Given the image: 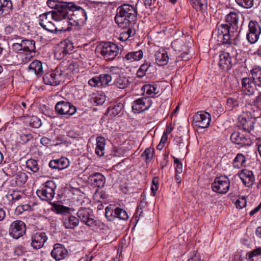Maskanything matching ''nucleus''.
<instances>
[{
  "mask_svg": "<svg viewBox=\"0 0 261 261\" xmlns=\"http://www.w3.org/2000/svg\"><path fill=\"white\" fill-rule=\"evenodd\" d=\"M142 208L141 205H139L137 208L136 212L134 215L133 218L135 220L136 222H138L139 219L141 217H144V215L143 214Z\"/></svg>",
  "mask_w": 261,
  "mask_h": 261,
  "instance_id": "54",
  "label": "nucleus"
},
{
  "mask_svg": "<svg viewBox=\"0 0 261 261\" xmlns=\"http://www.w3.org/2000/svg\"><path fill=\"white\" fill-rule=\"evenodd\" d=\"M260 255H261V247L255 248L248 253V257L249 258Z\"/></svg>",
  "mask_w": 261,
  "mask_h": 261,
  "instance_id": "56",
  "label": "nucleus"
},
{
  "mask_svg": "<svg viewBox=\"0 0 261 261\" xmlns=\"http://www.w3.org/2000/svg\"><path fill=\"white\" fill-rule=\"evenodd\" d=\"M70 162L65 157H61L58 159L51 160L49 163V166L53 169L63 170L69 167Z\"/></svg>",
  "mask_w": 261,
  "mask_h": 261,
  "instance_id": "29",
  "label": "nucleus"
},
{
  "mask_svg": "<svg viewBox=\"0 0 261 261\" xmlns=\"http://www.w3.org/2000/svg\"><path fill=\"white\" fill-rule=\"evenodd\" d=\"M143 56V51L142 50H139L138 51L129 52L127 53L123 57V60L124 61H127L128 62H133L140 60L142 58Z\"/></svg>",
  "mask_w": 261,
  "mask_h": 261,
  "instance_id": "37",
  "label": "nucleus"
},
{
  "mask_svg": "<svg viewBox=\"0 0 261 261\" xmlns=\"http://www.w3.org/2000/svg\"><path fill=\"white\" fill-rule=\"evenodd\" d=\"M56 111L60 115L72 116L76 112V108L66 100L58 102L55 106Z\"/></svg>",
  "mask_w": 261,
  "mask_h": 261,
  "instance_id": "16",
  "label": "nucleus"
},
{
  "mask_svg": "<svg viewBox=\"0 0 261 261\" xmlns=\"http://www.w3.org/2000/svg\"><path fill=\"white\" fill-rule=\"evenodd\" d=\"M100 53L106 60H113L118 54V47L114 43L107 42L103 43L99 47Z\"/></svg>",
  "mask_w": 261,
  "mask_h": 261,
  "instance_id": "9",
  "label": "nucleus"
},
{
  "mask_svg": "<svg viewBox=\"0 0 261 261\" xmlns=\"http://www.w3.org/2000/svg\"><path fill=\"white\" fill-rule=\"evenodd\" d=\"M161 89L159 82L148 84V97L154 98L160 95Z\"/></svg>",
  "mask_w": 261,
  "mask_h": 261,
  "instance_id": "34",
  "label": "nucleus"
},
{
  "mask_svg": "<svg viewBox=\"0 0 261 261\" xmlns=\"http://www.w3.org/2000/svg\"><path fill=\"white\" fill-rule=\"evenodd\" d=\"M67 136L71 138H77L79 137V135L73 130H70L67 132Z\"/></svg>",
  "mask_w": 261,
  "mask_h": 261,
  "instance_id": "64",
  "label": "nucleus"
},
{
  "mask_svg": "<svg viewBox=\"0 0 261 261\" xmlns=\"http://www.w3.org/2000/svg\"><path fill=\"white\" fill-rule=\"evenodd\" d=\"M109 71L112 74H117L121 72V69L117 66H111L109 68Z\"/></svg>",
  "mask_w": 261,
  "mask_h": 261,
  "instance_id": "60",
  "label": "nucleus"
},
{
  "mask_svg": "<svg viewBox=\"0 0 261 261\" xmlns=\"http://www.w3.org/2000/svg\"><path fill=\"white\" fill-rule=\"evenodd\" d=\"M236 3L240 6L249 9L253 6V0H236Z\"/></svg>",
  "mask_w": 261,
  "mask_h": 261,
  "instance_id": "46",
  "label": "nucleus"
},
{
  "mask_svg": "<svg viewBox=\"0 0 261 261\" xmlns=\"http://www.w3.org/2000/svg\"><path fill=\"white\" fill-rule=\"evenodd\" d=\"M246 161V158L242 153H238L233 161L232 166L234 168L240 169L245 166Z\"/></svg>",
  "mask_w": 261,
  "mask_h": 261,
  "instance_id": "39",
  "label": "nucleus"
},
{
  "mask_svg": "<svg viewBox=\"0 0 261 261\" xmlns=\"http://www.w3.org/2000/svg\"><path fill=\"white\" fill-rule=\"evenodd\" d=\"M239 103L238 99L234 98H228L227 100V106L230 110L238 106Z\"/></svg>",
  "mask_w": 261,
  "mask_h": 261,
  "instance_id": "49",
  "label": "nucleus"
},
{
  "mask_svg": "<svg viewBox=\"0 0 261 261\" xmlns=\"http://www.w3.org/2000/svg\"><path fill=\"white\" fill-rule=\"evenodd\" d=\"M0 6L4 11L11 9L13 7L11 0H0Z\"/></svg>",
  "mask_w": 261,
  "mask_h": 261,
  "instance_id": "47",
  "label": "nucleus"
},
{
  "mask_svg": "<svg viewBox=\"0 0 261 261\" xmlns=\"http://www.w3.org/2000/svg\"><path fill=\"white\" fill-rule=\"evenodd\" d=\"M112 77L109 74H101L89 80L88 84L92 87H100L108 85L112 81Z\"/></svg>",
  "mask_w": 261,
  "mask_h": 261,
  "instance_id": "20",
  "label": "nucleus"
},
{
  "mask_svg": "<svg viewBox=\"0 0 261 261\" xmlns=\"http://www.w3.org/2000/svg\"><path fill=\"white\" fill-rule=\"evenodd\" d=\"M46 3L49 8L55 9V10H57L59 7L62 6L63 4V3H60L55 0H48Z\"/></svg>",
  "mask_w": 261,
  "mask_h": 261,
  "instance_id": "50",
  "label": "nucleus"
},
{
  "mask_svg": "<svg viewBox=\"0 0 261 261\" xmlns=\"http://www.w3.org/2000/svg\"><path fill=\"white\" fill-rule=\"evenodd\" d=\"M77 214L82 222L92 229H94L98 226V221L93 219V212L91 209L81 207Z\"/></svg>",
  "mask_w": 261,
  "mask_h": 261,
  "instance_id": "8",
  "label": "nucleus"
},
{
  "mask_svg": "<svg viewBox=\"0 0 261 261\" xmlns=\"http://www.w3.org/2000/svg\"><path fill=\"white\" fill-rule=\"evenodd\" d=\"M238 36V31L230 30V26L223 23L217 25L212 34L213 38L223 44H231L232 41L235 40Z\"/></svg>",
  "mask_w": 261,
  "mask_h": 261,
  "instance_id": "3",
  "label": "nucleus"
},
{
  "mask_svg": "<svg viewBox=\"0 0 261 261\" xmlns=\"http://www.w3.org/2000/svg\"><path fill=\"white\" fill-rule=\"evenodd\" d=\"M73 49L72 43L68 39L61 41L57 46L55 51V56L58 60H61Z\"/></svg>",
  "mask_w": 261,
  "mask_h": 261,
  "instance_id": "14",
  "label": "nucleus"
},
{
  "mask_svg": "<svg viewBox=\"0 0 261 261\" xmlns=\"http://www.w3.org/2000/svg\"><path fill=\"white\" fill-rule=\"evenodd\" d=\"M51 142V141L50 139H49V138L45 137H44L40 139V143L42 145H43L44 146H46L50 145Z\"/></svg>",
  "mask_w": 261,
  "mask_h": 261,
  "instance_id": "62",
  "label": "nucleus"
},
{
  "mask_svg": "<svg viewBox=\"0 0 261 261\" xmlns=\"http://www.w3.org/2000/svg\"><path fill=\"white\" fill-rule=\"evenodd\" d=\"M28 70L37 76H40L43 73L42 63L37 60H34L29 65Z\"/></svg>",
  "mask_w": 261,
  "mask_h": 261,
  "instance_id": "32",
  "label": "nucleus"
},
{
  "mask_svg": "<svg viewBox=\"0 0 261 261\" xmlns=\"http://www.w3.org/2000/svg\"><path fill=\"white\" fill-rule=\"evenodd\" d=\"M67 253V250L63 245L56 244L51 252V256L56 260H60L65 258Z\"/></svg>",
  "mask_w": 261,
  "mask_h": 261,
  "instance_id": "26",
  "label": "nucleus"
},
{
  "mask_svg": "<svg viewBox=\"0 0 261 261\" xmlns=\"http://www.w3.org/2000/svg\"><path fill=\"white\" fill-rule=\"evenodd\" d=\"M135 26L127 25L126 28H124V30L122 31L119 35V39L122 42H125L130 37L133 36L136 33Z\"/></svg>",
  "mask_w": 261,
  "mask_h": 261,
  "instance_id": "35",
  "label": "nucleus"
},
{
  "mask_svg": "<svg viewBox=\"0 0 261 261\" xmlns=\"http://www.w3.org/2000/svg\"><path fill=\"white\" fill-rule=\"evenodd\" d=\"M230 140L233 143L240 145L241 146H250L252 144V140L238 132H234L230 136Z\"/></svg>",
  "mask_w": 261,
  "mask_h": 261,
  "instance_id": "22",
  "label": "nucleus"
},
{
  "mask_svg": "<svg viewBox=\"0 0 261 261\" xmlns=\"http://www.w3.org/2000/svg\"><path fill=\"white\" fill-rule=\"evenodd\" d=\"M147 72V64L144 63L139 68L137 72V76L142 78L146 75Z\"/></svg>",
  "mask_w": 261,
  "mask_h": 261,
  "instance_id": "48",
  "label": "nucleus"
},
{
  "mask_svg": "<svg viewBox=\"0 0 261 261\" xmlns=\"http://www.w3.org/2000/svg\"><path fill=\"white\" fill-rule=\"evenodd\" d=\"M172 130H173V128L171 126V124L167 125L166 126V129H165V132H164V133L163 134L162 137L165 136L166 137V139L167 140L168 135L171 133Z\"/></svg>",
  "mask_w": 261,
  "mask_h": 261,
  "instance_id": "61",
  "label": "nucleus"
},
{
  "mask_svg": "<svg viewBox=\"0 0 261 261\" xmlns=\"http://www.w3.org/2000/svg\"><path fill=\"white\" fill-rule=\"evenodd\" d=\"M21 197V195L18 193L10 194L6 195V197L9 200H11L13 202L18 200Z\"/></svg>",
  "mask_w": 261,
  "mask_h": 261,
  "instance_id": "58",
  "label": "nucleus"
},
{
  "mask_svg": "<svg viewBox=\"0 0 261 261\" xmlns=\"http://www.w3.org/2000/svg\"><path fill=\"white\" fill-rule=\"evenodd\" d=\"M240 123L239 126L241 127L243 130L250 132L253 128L254 122L251 119H246L243 117H240L239 118Z\"/></svg>",
  "mask_w": 261,
  "mask_h": 261,
  "instance_id": "38",
  "label": "nucleus"
},
{
  "mask_svg": "<svg viewBox=\"0 0 261 261\" xmlns=\"http://www.w3.org/2000/svg\"><path fill=\"white\" fill-rule=\"evenodd\" d=\"M193 8L197 11L203 9L204 6L207 5V0H188Z\"/></svg>",
  "mask_w": 261,
  "mask_h": 261,
  "instance_id": "42",
  "label": "nucleus"
},
{
  "mask_svg": "<svg viewBox=\"0 0 261 261\" xmlns=\"http://www.w3.org/2000/svg\"><path fill=\"white\" fill-rule=\"evenodd\" d=\"M53 17L50 12L43 13L38 17L39 24L44 30L52 33L63 32L60 30L59 24L53 22Z\"/></svg>",
  "mask_w": 261,
  "mask_h": 261,
  "instance_id": "6",
  "label": "nucleus"
},
{
  "mask_svg": "<svg viewBox=\"0 0 261 261\" xmlns=\"http://www.w3.org/2000/svg\"><path fill=\"white\" fill-rule=\"evenodd\" d=\"M56 189L55 183L53 181L49 180L36 191V194L42 200L50 201L54 197Z\"/></svg>",
  "mask_w": 261,
  "mask_h": 261,
  "instance_id": "7",
  "label": "nucleus"
},
{
  "mask_svg": "<svg viewBox=\"0 0 261 261\" xmlns=\"http://www.w3.org/2000/svg\"><path fill=\"white\" fill-rule=\"evenodd\" d=\"M136 17L137 11L135 8L130 5L124 4L117 8L115 21L119 27L126 28L127 25H136Z\"/></svg>",
  "mask_w": 261,
  "mask_h": 261,
  "instance_id": "2",
  "label": "nucleus"
},
{
  "mask_svg": "<svg viewBox=\"0 0 261 261\" xmlns=\"http://www.w3.org/2000/svg\"><path fill=\"white\" fill-rule=\"evenodd\" d=\"M35 42L32 40H22L20 43H14L12 45L13 51H29L33 53L35 52Z\"/></svg>",
  "mask_w": 261,
  "mask_h": 261,
  "instance_id": "18",
  "label": "nucleus"
},
{
  "mask_svg": "<svg viewBox=\"0 0 261 261\" xmlns=\"http://www.w3.org/2000/svg\"><path fill=\"white\" fill-rule=\"evenodd\" d=\"M33 138L32 134H21L20 135V139L23 143H27Z\"/></svg>",
  "mask_w": 261,
  "mask_h": 261,
  "instance_id": "59",
  "label": "nucleus"
},
{
  "mask_svg": "<svg viewBox=\"0 0 261 261\" xmlns=\"http://www.w3.org/2000/svg\"><path fill=\"white\" fill-rule=\"evenodd\" d=\"M237 55V50L233 46H228L219 55L218 65L224 71H228L232 67L231 58Z\"/></svg>",
  "mask_w": 261,
  "mask_h": 261,
  "instance_id": "5",
  "label": "nucleus"
},
{
  "mask_svg": "<svg viewBox=\"0 0 261 261\" xmlns=\"http://www.w3.org/2000/svg\"><path fill=\"white\" fill-rule=\"evenodd\" d=\"M238 176L246 187H250L254 183L255 177L252 171L250 170L243 169L238 173Z\"/></svg>",
  "mask_w": 261,
  "mask_h": 261,
  "instance_id": "23",
  "label": "nucleus"
},
{
  "mask_svg": "<svg viewBox=\"0 0 261 261\" xmlns=\"http://www.w3.org/2000/svg\"><path fill=\"white\" fill-rule=\"evenodd\" d=\"M25 224L21 220L13 221L9 229V235L15 239H18L22 237L25 233Z\"/></svg>",
  "mask_w": 261,
  "mask_h": 261,
  "instance_id": "13",
  "label": "nucleus"
},
{
  "mask_svg": "<svg viewBox=\"0 0 261 261\" xmlns=\"http://www.w3.org/2000/svg\"><path fill=\"white\" fill-rule=\"evenodd\" d=\"M159 178L158 177H155L152 179V185L151 186V195L154 196L155 194V192L158 190V186L159 184Z\"/></svg>",
  "mask_w": 261,
  "mask_h": 261,
  "instance_id": "51",
  "label": "nucleus"
},
{
  "mask_svg": "<svg viewBox=\"0 0 261 261\" xmlns=\"http://www.w3.org/2000/svg\"><path fill=\"white\" fill-rule=\"evenodd\" d=\"M242 15L239 12H231L225 16V21L227 24L231 26L232 30L238 31V23Z\"/></svg>",
  "mask_w": 261,
  "mask_h": 261,
  "instance_id": "27",
  "label": "nucleus"
},
{
  "mask_svg": "<svg viewBox=\"0 0 261 261\" xmlns=\"http://www.w3.org/2000/svg\"><path fill=\"white\" fill-rule=\"evenodd\" d=\"M167 140L166 139V137L165 136L164 137H162V138L161 139L160 142L157 145L156 148L158 150H162L163 148V147H164V146L165 145V143L167 141Z\"/></svg>",
  "mask_w": 261,
  "mask_h": 261,
  "instance_id": "63",
  "label": "nucleus"
},
{
  "mask_svg": "<svg viewBox=\"0 0 261 261\" xmlns=\"http://www.w3.org/2000/svg\"><path fill=\"white\" fill-rule=\"evenodd\" d=\"M69 8V16L67 20V26H62L60 30L63 32L70 31L76 29V27L83 25L87 19V13L85 10L73 3H68L66 5Z\"/></svg>",
  "mask_w": 261,
  "mask_h": 261,
  "instance_id": "1",
  "label": "nucleus"
},
{
  "mask_svg": "<svg viewBox=\"0 0 261 261\" xmlns=\"http://www.w3.org/2000/svg\"><path fill=\"white\" fill-rule=\"evenodd\" d=\"M261 34V27L256 21H250L248 24V32L246 37L251 44L255 43L258 40Z\"/></svg>",
  "mask_w": 261,
  "mask_h": 261,
  "instance_id": "11",
  "label": "nucleus"
},
{
  "mask_svg": "<svg viewBox=\"0 0 261 261\" xmlns=\"http://www.w3.org/2000/svg\"><path fill=\"white\" fill-rule=\"evenodd\" d=\"M230 188V180L225 176H220L215 178L212 184V189L215 192L221 194H226Z\"/></svg>",
  "mask_w": 261,
  "mask_h": 261,
  "instance_id": "10",
  "label": "nucleus"
},
{
  "mask_svg": "<svg viewBox=\"0 0 261 261\" xmlns=\"http://www.w3.org/2000/svg\"><path fill=\"white\" fill-rule=\"evenodd\" d=\"M129 79V76L119 74L114 79L113 84L118 89H124L128 87L130 84Z\"/></svg>",
  "mask_w": 261,
  "mask_h": 261,
  "instance_id": "30",
  "label": "nucleus"
},
{
  "mask_svg": "<svg viewBox=\"0 0 261 261\" xmlns=\"http://www.w3.org/2000/svg\"><path fill=\"white\" fill-rule=\"evenodd\" d=\"M123 108V104L122 102H118L114 107L108 109V112L111 116H115L119 114Z\"/></svg>",
  "mask_w": 261,
  "mask_h": 261,
  "instance_id": "44",
  "label": "nucleus"
},
{
  "mask_svg": "<svg viewBox=\"0 0 261 261\" xmlns=\"http://www.w3.org/2000/svg\"><path fill=\"white\" fill-rule=\"evenodd\" d=\"M26 167L28 169L30 170L34 173L38 172L39 169L37 162L35 160L32 159H29L27 161Z\"/></svg>",
  "mask_w": 261,
  "mask_h": 261,
  "instance_id": "43",
  "label": "nucleus"
},
{
  "mask_svg": "<svg viewBox=\"0 0 261 261\" xmlns=\"http://www.w3.org/2000/svg\"><path fill=\"white\" fill-rule=\"evenodd\" d=\"M146 98L141 97L135 100L132 104V110L135 113H140L147 110Z\"/></svg>",
  "mask_w": 261,
  "mask_h": 261,
  "instance_id": "31",
  "label": "nucleus"
},
{
  "mask_svg": "<svg viewBox=\"0 0 261 261\" xmlns=\"http://www.w3.org/2000/svg\"><path fill=\"white\" fill-rule=\"evenodd\" d=\"M174 164H176V167L175 168L176 173L181 174L182 172V164L177 158L174 159Z\"/></svg>",
  "mask_w": 261,
  "mask_h": 261,
  "instance_id": "57",
  "label": "nucleus"
},
{
  "mask_svg": "<svg viewBox=\"0 0 261 261\" xmlns=\"http://www.w3.org/2000/svg\"><path fill=\"white\" fill-rule=\"evenodd\" d=\"M106 100V97L103 94L94 93L90 99V102L95 106H99L102 105Z\"/></svg>",
  "mask_w": 261,
  "mask_h": 261,
  "instance_id": "40",
  "label": "nucleus"
},
{
  "mask_svg": "<svg viewBox=\"0 0 261 261\" xmlns=\"http://www.w3.org/2000/svg\"><path fill=\"white\" fill-rule=\"evenodd\" d=\"M57 214L64 215L63 217V225L66 228L73 229L79 224V219L76 217L69 215L71 209L62 205H57L55 206Z\"/></svg>",
  "mask_w": 261,
  "mask_h": 261,
  "instance_id": "4",
  "label": "nucleus"
},
{
  "mask_svg": "<svg viewBox=\"0 0 261 261\" xmlns=\"http://www.w3.org/2000/svg\"><path fill=\"white\" fill-rule=\"evenodd\" d=\"M155 62L159 66H164L168 62L169 57L167 53L163 49H159L155 54Z\"/></svg>",
  "mask_w": 261,
  "mask_h": 261,
  "instance_id": "33",
  "label": "nucleus"
},
{
  "mask_svg": "<svg viewBox=\"0 0 261 261\" xmlns=\"http://www.w3.org/2000/svg\"><path fill=\"white\" fill-rule=\"evenodd\" d=\"M252 81L258 87L261 86V69H253L251 71Z\"/></svg>",
  "mask_w": 261,
  "mask_h": 261,
  "instance_id": "41",
  "label": "nucleus"
},
{
  "mask_svg": "<svg viewBox=\"0 0 261 261\" xmlns=\"http://www.w3.org/2000/svg\"><path fill=\"white\" fill-rule=\"evenodd\" d=\"M48 238L44 232L39 231L34 233L31 237V246L34 249L42 248Z\"/></svg>",
  "mask_w": 261,
  "mask_h": 261,
  "instance_id": "19",
  "label": "nucleus"
},
{
  "mask_svg": "<svg viewBox=\"0 0 261 261\" xmlns=\"http://www.w3.org/2000/svg\"><path fill=\"white\" fill-rule=\"evenodd\" d=\"M45 84L50 86H57L63 80V74L58 70L56 69L45 73L43 77Z\"/></svg>",
  "mask_w": 261,
  "mask_h": 261,
  "instance_id": "17",
  "label": "nucleus"
},
{
  "mask_svg": "<svg viewBox=\"0 0 261 261\" xmlns=\"http://www.w3.org/2000/svg\"><path fill=\"white\" fill-rule=\"evenodd\" d=\"M30 124L34 128H38L41 126V121L36 116H32L30 119Z\"/></svg>",
  "mask_w": 261,
  "mask_h": 261,
  "instance_id": "53",
  "label": "nucleus"
},
{
  "mask_svg": "<svg viewBox=\"0 0 261 261\" xmlns=\"http://www.w3.org/2000/svg\"><path fill=\"white\" fill-rule=\"evenodd\" d=\"M16 168L17 166H16L15 164H12L10 165L9 168H8V171L6 173L7 175L8 176H14V171H10L9 170H16ZM28 178V175L24 172H19L15 175L16 184L19 186H21L27 182Z\"/></svg>",
  "mask_w": 261,
  "mask_h": 261,
  "instance_id": "21",
  "label": "nucleus"
},
{
  "mask_svg": "<svg viewBox=\"0 0 261 261\" xmlns=\"http://www.w3.org/2000/svg\"><path fill=\"white\" fill-rule=\"evenodd\" d=\"M27 252V249L22 245L17 246L14 250V253L16 255L19 256L22 255Z\"/></svg>",
  "mask_w": 261,
  "mask_h": 261,
  "instance_id": "55",
  "label": "nucleus"
},
{
  "mask_svg": "<svg viewBox=\"0 0 261 261\" xmlns=\"http://www.w3.org/2000/svg\"><path fill=\"white\" fill-rule=\"evenodd\" d=\"M211 120V115L205 111L196 113L193 116V123L198 127L205 128L209 126Z\"/></svg>",
  "mask_w": 261,
  "mask_h": 261,
  "instance_id": "15",
  "label": "nucleus"
},
{
  "mask_svg": "<svg viewBox=\"0 0 261 261\" xmlns=\"http://www.w3.org/2000/svg\"><path fill=\"white\" fill-rule=\"evenodd\" d=\"M89 182L94 187L102 188L106 183L105 177L100 173L95 172L90 174L88 177Z\"/></svg>",
  "mask_w": 261,
  "mask_h": 261,
  "instance_id": "25",
  "label": "nucleus"
},
{
  "mask_svg": "<svg viewBox=\"0 0 261 261\" xmlns=\"http://www.w3.org/2000/svg\"><path fill=\"white\" fill-rule=\"evenodd\" d=\"M257 86L250 77H245L242 80V91L246 95L253 94Z\"/></svg>",
  "mask_w": 261,
  "mask_h": 261,
  "instance_id": "28",
  "label": "nucleus"
},
{
  "mask_svg": "<svg viewBox=\"0 0 261 261\" xmlns=\"http://www.w3.org/2000/svg\"><path fill=\"white\" fill-rule=\"evenodd\" d=\"M95 153L99 156H102L105 154L106 146V140L101 136H98L96 139Z\"/></svg>",
  "mask_w": 261,
  "mask_h": 261,
  "instance_id": "36",
  "label": "nucleus"
},
{
  "mask_svg": "<svg viewBox=\"0 0 261 261\" xmlns=\"http://www.w3.org/2000/svg\"><path fill=\"white\" fill-rule=\"evenodd\" d=\"M15 52L16 58L13 61L15 64H24L29 62L33 58L32 53L29 51L18 50Z\"/></svg>",
  "mask_w": 261,
  "mask_h": 261,
  "instance_id": "24",
  "label": "nucleus"
},
{
  "mask_svg": "<svg viewBox=\"0 0 261 261\" xmlns=\"http://www.w3.org/2000/svg\"><path fill=\"white\" fill-rule=\"evenodd\" d=\"M67 3H64L62 6L59 7L57 10L50 12L53 17V20L56 21V23L58 24L59 22L63 21L64 23H66L65 25L67 26V20L69 16V8L66 5Z\"/></svg>",
  "mask_w": 261,
  "mask_h": 261,
  "instance_id": "12",
  "label": "nucleus"
},
{
  "mask_svg": "<svg viewBox=\"0 0 261 261\" xmlns=\"http://www.w3.org/2000/svg\"><path fill=\"white\" fill-rule=\"evenodd\" d=\"M246 200L245 197H239L236 202V205L237 208H242L246 205Z\"/></svg>",
  "mask_w": 261,
  "mask_h": 261,
  "instance_id": "52",
  "label": "nucleus"
},
{
  "mask_svg": "<svg viewBox=\"0 0 261 261\" xmlns=\"http://www.w3.org/2000/svg\"><path fill=\"white\" fill-rule=\"evenodd\" d=\"M114 216L123 220H126L128 218L126 212L119 207H117L114 210Z\"/></svg>",
  "mask_w": 261,
  "mask_h": 261,
  "instance_id": "45",
  "label": "nucleus"
}]
</instances>
